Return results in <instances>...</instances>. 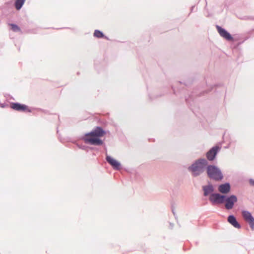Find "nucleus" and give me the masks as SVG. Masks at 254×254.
Returning a JSON list of instances; mask_svg holds the SVG:
<instances>
[{
	"instance_id": "nucleus-3",
	"label": "nucleus",
	"mask_w": 254,
	"mask_h": 254,
	"mask_svg": "<svg viewBox=\"0 0 254 254\" xmlns=\"http://www.w3.org/2000/svg\"><path fill=\"white\" fill-rule=\"evenodd\" d=\"M208 165V161L205 158H199L195 160L193 163L188 168L189 172L191 173L193 177H196L202 174Z\"/></svg>"
},
{
	"instance_id": "nucleus-11",
	"label": "nucleus",
	"mask_w": 254,
	"mask_h": 254,
	"mask_svg": "<svg viewBox=\"0 0 254 254\" xmlns=\"http://www.w3.org/2000/svg\"><path fill=\"white\" fill-rule=\"evenodd\" d=\"M218 191L222 194H226L229 193L231 190V185L229 183L226 182L220 184L218 187Z\"/></svg>"
},
{
	"instance_id": "nucleus-12",
	"label": "nucleus",
	"mask_w": 254,
	"mask_h": 254,
	"mask_svg": "<svg viewBox=\"0 0 254 254\" xmlns=\"http://www.w3.org/2000/svg\"><path fill=\"white\" fill-rule=\"evenodd\" d=\"M227 221L236 228L240 229L241 228V225L237 220L236 217L233 214L228 216Z\"/></svg>"
},
{
	"instance_id": "nucleus-17",
	"label": "nucleus",
	"mask_w": 254,
	"mask_h": 254,
	"mask_svg": "<svg viewBox=\"0 0 254 254\" xmlns=\"http://www.w3.org/2000/svg\"><path fill=\"white\" fill-rule=\"evenodd\" d=\"M78 146L79 148L82 149V150H86L88 147L86 145H78Z\"/></svg>"
},
{
	"instance_id": "nucleus-5",
	"label": "nucleus",
	"mask_w": 254,
	"mask_h": 254,
	"mask_svg": "<svg viewBox=\"0 0 254 254\" xmlns=\"http://www.w3.org/2000/svg\"><path fill=\"white\" fill-rule=\"evenodd\" d=\"M202 190L203 191V195L204 196L206 197L209 196L208 199L209 201L211 202V204L213 206H215V203H214V200L213 198V194L214 193H219L218 192H214V188L212 184H211L210 182L208 183V185L203 186L202 187Z\"/></svg>"
},
{
	"instance_id": "nucleus-2",
	"label": "nucleus",
	"mask_w": 254,
	"mask_h": 254,
	"mask_svg": "<svg viewBox=\"0 0 254 254\" xmlns=\"http://www.w3.org/2000/svg\"><path fill=\"white\" fill-rule=\"evenodd\" d=\"M213 196L215 205L224 203L225 208L227 210L232 209L234 207L235 203L238 201L237 196L234 194L227 195L221 193H214Z\"/></svg>"
},
{
	"instance_id": "nucleus-13",
	"label": "nucleus",
	"mask_w": 254,
	"mask_h": 254,
	"mask_svg": "<svg viewBox=\"0 0 254 254\" xmlns=\"http://www.w3.org/2000/svg\"><path fill=\"white\" fill-rule=\"evenodd\" d=\"M94 36L98 38L108 39V37L104 34L103 32L99 30H95L94 31Z\"/></svg>"
},
{
	"instance_id": "nucleus-22",
	"label": "nucleus",
	"mask_w": 254,
	"mask_h": 254,
	"mask_svg": "<svg viewBox=\"0 0 254 254\" xmlns=\"http://www.w3.org/2000/svg\"><path fill=\"white\" fill-rule=\"evenodd\" d=\"M172 89L173 90L174 93L175 94H177L176 91L175 89L173 88V87H172Z\"/></svg>"
},
{
	"instance_id": "nucleus-15",
	"label": "nucleus",
	"mask_w": 254,
	"mask_h": 254,
	"mask_svg": "<svg viewBox=\"0 0 254 254\" xmlns=\"http://www.w3.org/2000/svg\"><path fill=\"white\" fill-rule=\"evenodd\" d=\"M9 25L11 26V29L14 32H20L21 30L20 28L16 24L14 23H9Z\"/></svg>"
},
{
	"instance_id": "nucleus-7",
	"label": "nucleus",
	"mask_w": 254,
	"mask_h": 254,
	"mask_svg": "<svg viewBox=\"0 0 254 254\" xmlns=\"http://www.w3.org/2000/svg\"><path fill=\"white\" fill-rule=\"evenodd\" d=\"M10 108L15 111L24 112H31V110L25 105L18 102H12L10 104Z\"/></svg>"
},
{
	"instance_id": "nucleus-1",
	"label": "nucleus",
	"mask_w": 254,
	"mask_h": 254,
	"mask_svg": "<svg viewBox=\"0 0 254 254\" xmlns=\"http://www.w3.org/2000/svg\"><path fill=\"white\" fill-rule=\"evenodd\" d=\"M105 134V130L102 127L97 126L90 132L85 133L82 139L86 143L101 145L103 144V141L100 137L103 136Z\"/></svg>"
},
{
	"instance_id": "nucleus-18",
	"label": "nucleus",
	"mask_w": 254,
	"mask_h": 254,
	"mask_svg": "<svg viewBox=\"0 0 254 254\" xmlns=\"http://www.w3.org/2000/svg\"><path fill=\"white\" fill-rule=\"evenodd\" d=\"M250 184L251 185L254 186V180L252 179H250L249 181Z\"/></svg>"
},
{
	"instance_id": "nucleus-20",
	"label": "nucleus",
	"mask_w": 254,
	"mask_h": 254,
	"mask_svg": "<svg viewBox=\"0 0 254 254\" xmlns=\"http://www.w3.org/2000/svg\"><path fill=\"white\" fill-rule=\"evenodd\" d=\"M172 213H173L174 215L175 216V217H176V216H175V209L172 206Z\"/></svg>"
},
{
	"instance_id": "nucleus-4",
	"label": "nucleus",
	"mask_w": 254,
	"mask_h": 254,
	"mask_svg": "<svg viewBox=\"0 0 254 254\" xmlns=\"http://www.w3.org/2000/svg\"><path fill=\"white\" fill-rule=\"evenodd\" d=\"M206 170L207 177L211 180L215 182H219L224 178L221 169L215 165H208Z\"/></svg>"
},
{
	"instance_id": "nucleus-16",
	"label": "nucleus",
	"mask_w": 254,
	"mask_h": 254,
	"mask_svg": "<svg viewBox=\"0 0 254 254\" xmlns=\"http://www.w3.org/2000/svg\"><path fill=\"white\" fill-rule=\"evenodd\" d=\"M192 96H193L192 94H191L188 97H186L185 100L187 103H189L190 100H191V99L192 98Z\"/></svg>"
},
{
	"instance_id": "nucleus-19",
	"label": "nucleus",
	"mask_w": 254,
	"mask_h": 254,
	"mask_svg": "<svg viewBox=\"0 0 254 254\" xmlns=\"http://www.w3.org/2000/svg\"><path fill=\"white\" fill-rule=\"evenodd\" d=\"M0 106L1 108H4L6 106H8V104H7L6 103L0 104Z\"/></svg>"
},
{
	"instance_id": "nucleus-6",
	"label": "nucleus",
	"mask_w": 254,
	"mask_h": 254,
	"mask_svg": "<svg viewBox=\"0 0 254 254\" xmlns=\"http://www.w3.org/2000/svg\"><path fill=\"white\" fill-rule=\"evenodd\" d=\"M220 149L221 148L219 146L215 145L213 146L206 153V157L207 159L209 161H214L216 159V156L219 152Z\"/></svg>"
},
{
	"instance_id": "nucleus-23",
	"label": "nucleus",
	"mask_w": 254,
	"mask_h": 254,
	"mask_svg": "<svg viewBox=\"0 0 254 254\" xmlns=\"http://www.w3.org/2000/svg\"><path fill=\"white\" fill-rule=\"evenodd\" d=\"M149 98H150V99L152 100L153 99L150 97V95H149Z\"/></svg>"
},
{
	"instance_id": "nucleus-14",
	"label": "nucleus",
	"mask_w": 254,
	"mask_h": 254,
	"mask_svg": "<svg viewBox=\"0 0 254 254\" xmlns=\"http://www.w3.org/2000/svg\"><path fill=\"white\" fill-rule=\"evenodd\" d=\"M26 0H15L14 6L17 10L20 9L23 6Z\"/></svg>"
},
{
	"instance_id": "nucleus-9",
	"label": "nucleus",
	"mask_w": 254,
	"mask_h": 254,
	"mask_svg": "<svg viewBox=\"0 0 254 254\" xmlns=\"http://www.w3.org/2000/svg\"><path fill=\"white\" fill-rule=\"evenodd\" d=\"M216 28L221 36L229 41H233V37L225 29L219 25H216Z\"/></svg>"
},
{
	"instance_id": "nucleus-21",
	"label": "nucleus",
	"mask_w": 254,
	"mask_h": 254,
	"mask_svg": "<svg viewBox=\"0 0 254 254\" xmlns=\"http://www.w3.org/2000/svg\"><path fill=\"white\" fill-rule=\"evenodd\" d=\"M194 7H195V6H192L191 7L190 12H192V11H193V9L194 8Z\"/></svg>"
},
{
	"instance_id": "nucleus-8",
	"label": "nucleus",
	"mask_w": 254,
	"mask_h": 254,
	"mask_svg": "<svg viewBox=\"0 0 254 254\" xmlns=\"http://www.w3.org/2000/svg\"><path fill=\"white\" fill-rule=\"evenodd\" d=\"M242 213L245 220L249 223L251 229L254 230V218L251 213L247 210H243Z\"/></svg>"
},
{
	"instance_id": "nucleus-10",
	"label": "nucleus",
	"mask_w": 254,
	"mask_h": 254,
	"mask_svg": "<svg viewBox=\"0 0 254 254\" xmlns=\"http://www.w3.org/2000/svg\"><path fill=\"white\" fill-rule=\"evenodd\" d=\"M106 160L114 170L118 171L121 169L122 166L121 163L112 157L107 155Z\"/></svg>"
}]
</instances>
